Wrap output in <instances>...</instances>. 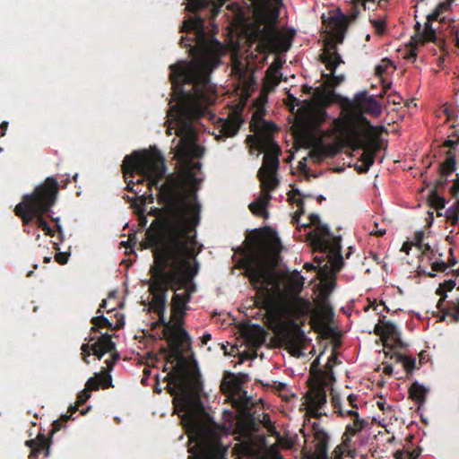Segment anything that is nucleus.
I'll list each match as a JSON object with an SVG mask.
<instances>
[{"instance_id": "nucleus-45", "label": "nucleus", "mask_w": 459, "mask_h": 459, "mask_svg": "<svg viewBox=\"0 0 459 459\" xmlns=\"http://www.w3.org/2000/svg\"><path fill=\"white\" fill-rule=\"evenodd\" d=\"M370 24L375 28L376 33L378 35H383L386 30V22L385 20L381 19H370Z\"/></svg>"}, {"instance_id": "nucleus-43", "label": "nucleus", "mask_w": 459, "mask_h": 459, "mask_svg": "<svg viewBox=\"0 0 459 459\" xmlns=\"http://www.w3.org/2000/svg\"><path fill=\"white\" fill-rule=\"evenodd\" d=\"M272 196L270 193H266L265 191L261 190L260 196L256 199V201L251 203V207L259 206L260 210H264V212L266 213V207L269 204V202L271 200Z\"/></svg>"}, {"instance_id": "nucleus-38", "label": "nucleus", "mask_w": 459, "mask_h": 459, "mask_svg": "<svg viewBox=\"0 0 459 459\" xmlns=\"http://www.w3.org/2000/svg\"><path fill=\"white\" fill-rule=\"evenodd\" d=\"M439 311L443 313L440 320H444L446 316H450L454 321L459 322V299L455 302H450L448 307L446 308L443 307V310Z\"/></svg>"}, {"instance_id": "nucleus-58", "label": "nucleus", "mask_w": 459, "mask_h": 459, "mask_svg": "<svg viewBox=\"0 0 459 459\" xmlns=\"http://www.w3.org/2000/svg\"><path fill=\"white\" fill-rule=\"evenodd\" d=\"M99 380L100 382V385H102L103 388H108L109 386H111L112 378L108 373H104L101 376H100Z\"/></svg>"}, {"instance_id": "nucleus-37", "label": "nucleus", "mask_w": 459, "mask_h": 459, "mask_svg": "<svg viewBox=\"0 0 459 459\" xmlns=\"http://www.w3.org/2000/svg\"><path fill=\"white\" fill-rule=\"evenodd\" d=\"M325 255L328 257V261L325 264V269H328L330 266L332 273H336L340 272L341 269L344 265V262H343L342 254H336V255L325 254Z\"/></svg>"}, {"instance_id": "nucleus-14", "label": "nucleus", "mask_w": 459, "mask_h": 459, "mask_svg": "<svg viewBox=\"0 0 459 459\" xmlns=\"http://www.w3.org/2000/svg\"><path fill=\"white\" fill-rule=\"evenodd\" d=\"M277 335L291 355L301 354L307 337L298 323L290 321L288 325L279 326Z\"/></svg>"}, {"instance_id": "nucleus-6", "label": "nucleus", "mask_w": 459, "mask_h": 459, "mask_svg": "<svg viewBox=\"0 0 459 459\" xmlns=\"http://www.w3.org/2000/svg\"><path fill=\"white\" fill-rule=\"evenodd\" d=\"M249 240L254 245L255 253L244 259V275L248 278L253 288L257 290L263 305L267 306L266 297L281 290V280L268 259L257 252L265 245V237L262 231L255 230L249 237Z\"/></svg>"}, {"instance_id": "nucleus-41", "label": "nucleus", "mask_w": 459, "mask_h": 459, "mask_svg": "<svg viewBox=\"0 0 459 459\" xmlns=\"http://www.w3.org/2000/svg\"><path fill=\"white\" fill-rule=\"evenodd\" d=\"M422 44L426 42H436L437 35L436 30L432 28L430 23L425 22L424 29L420 35Z\"/></svg>"}, {"instance_id": "nucleus-56", "label": "nucleus", "mask_w": 459, "mask_h": 459, "mask_svg": "<svg viewBox=\"0 0 459 459\" xmlns=\"http://www.w3.org/2000/svg\"><path fill=\"white\" fill-rule=\"evenodd\" d=\"M91 397V393L88 392V390L83 389L77 395L76 403L77 406H81L83 403H85Z\"/></svg>"}, {"instance_id": "nucleus-25", "label": "nucleus", "mask_w": 459, "mask_h": 459, "mask_svg": "<svg viewBox=\"0 0 459 459\" xmlns=\"http://www.w3.org/2000/svg\"><path fill=\"white\" fill-rule=\"evenodd\" d=\"M328 26L334 34L336 41L342 43L348 26V17L343 13H338L330 18Z\"/></svg>"}, {"instance_id": "nucleus-40", "label": "nucleus", "mask_w": 459, "mask_h": 459, "mask_svg": "<svg viewBox=\"0 0 459 459\" xmlns=\"http://www.w3.org/2000/svg\"><path fill=\"white\" fill-rule=\"evenodd\" d=\"M446 221L455 226L458 223L459 220V198L446 211Z\"/></svg>"}, {"instance_id": "nucleus-61", "label": "nucleus", "mask_w": 459, "mask_h": 459, "mask_svg": "<svg viewBox=\"0 0 459 459\" xmlns=\"http://www.w3.org/2000/svg\"><path fill=\"white\" fill-rule=\"evenodd\" d=\"M454 0H446L440 2L435 9H437L441 14L446 12Z\"/></svg>"}, {"instance_id": "nucleus-20", "label": "nucleus", "mask_w": 459, "mask_h": 459, "mask_svg": "<svg viewBox=\"0 0 459 459\" xmlns=\"http://www.w3.org/2000/svg\"><path fill=\"white\" fill-rule=\"evenodd\" d=\"M264 152L265 153L263 160V165L258 172H260L261 175L264 172L276 173L280 165L279 156L281 153V148L274 141H272Z\"/></svg>"}, {"instance_id": "nucleus-27", "label": "nucleus", "mask_w": 459, "mask_h": 459, "mask_svg": "<svg viewBox=\"0 0 459 459\" xmlns=\"http://www.w3.org/2000/svg\"><path fill=\"white\" fill-rule=\"evenodd\" d=\"M91 323L92 324V326L91 327V335L93 333L99 332L102 328L118 330L124 325L123 319L117 320V324L113 325V324L104 316H98L92 317Z\"/></svg>"}, {"instance_id": "nucleus-59", "label": "nucleus", "mask_w": 459, "mask_h": 459, "mask_svg": "<svg viewBox=\"0 0 459 459\" xmlns=\"http://www.w3.org/2000/svg\"><path fill=\"white\" fill-rule=\"evenodd\" d=\"M431 268L436 272H445L448 268V264L444 261H436L432 263Z\"/></svg>"}, {"instance_id": "nucleus-2", "label": "nucleus", "mask_w": 459, "mask_h": 459, "mask_svg": "<svg viewBox=\"0 0 459 459\" xmlns=\"http://www.w3.org/2000/svg\"><path fill=\"white\" fill-rule=\"evenodd\" d=\"M203 23L202 19L183 22L182 31L195 32V38L180 39V46L188 49L193 60L169 66L176 104L169 108L168 117L175 123V134L179 137L177 154L186 160L204 155V148L195 143L193 121L200 117L203 105L210 101V74L221 64V44L207 37Z\"/></svg>"}, {"instance_id": "nucleus-47", "label": "nucleus", "mask_w": 459, "mask_h": 459, "mask_svg": "<svg viewBox=\"0 0 459 459\" xmlns=\"http://www.w3.org/2000/svg\"><path fill=\"white\" fill-rule=\"evenodd\" d=\"M150 192H144L141 196H139L140 199V206L138 208H145V204L149 203L152 204L154 201V197L152 194V188L148 186Z\"/></svg>"}, {"instance_id": "nucleus-49", "label": "nucleus", "mask_w": 459, "mask_h": 459, "mask_svg": "<svg viewBox=\"0 0 459 459\" xmlns=\"http://www.w3.org/2000/svg\"><path fill=\"white\" fill-rule=\"evenodd\" d=\"M100 385V382L97 377H90L85 384V390L91 393V391L99 390Z\"/></svg>"}, {"instance_id": "nucleus-24", "label": "nucleus", "mask_w": 459, "mask_h": 459, "mask_svg": "<svg viewBox=\"0 0 459 459\" xmlns=\"http://www.w3.org/2000/svg\"><path fill=\"white\" fill-rule=\"evenodd\" d=\"M189 301V297H186L184 293L175 292L171 300V316L174 320L179 321L185 316Z\"/></svg>"}, {"instance_id": "nucleus-39", "label": "nucleus", "mask_w": 459, "mask_h": 459, "mask_svg": "<svg viewBox=\"0 0 459 459\" xmlns=\"http://www.w3.org/2000/svg\"><path fill=\"white\" fill-rule=\"evenodd\" d=\"M304 284V278L300 275V273L295 271L289 277V287L294 292H300Z\"/></svg>"}, {"instance_id": "nucleus-35", "label": "nucleus", "mask_w": 459, "mask_h": 459, "mask_svg": "<svg viewBox=\"0 0 459 459\" xmlns=\"http://www.w3.org/2000/svg\"><path fill=\"white\" fill-rule=\"evenodd\" d=\"M326 242L327 247H325V248H317L316 251H320L328 255L341 254V238L333 237L330 234V238H326Z\"/></svg>"}, {"instance_id": "nucleus-22", "label": "nucleus", "mask_w": 459, "mask_h": 459, "mask_svg": "<svg viewBox=\"0 0 459 459\" xmlns=\"http://www.w3.org/2000/svg\"><path fill=\"white\" fill-rule=\"evenodd\" d=\"M242 123L243 119L238 115H232L221 120V126L218 127L219 134H216V138H227L236 135Z\"/></svg>"}, {"instance_id": "nucleus-51", "label": "nucleus", "mask_w": 459, "mask_h": 459, "mask_svg": "<svg viewBox=\"0 0 459 459\" xmlns=\"http://www.w3.org/2000/svg\"><path fill=\"white\" fill-rule=\"evenodd\" d=\"M423 238H424V231L423 230H418L414 234V239L411 241L413 243V246L416 247L418 249H421L423 247Z\"/></svg>"}, {"instance_id": "nucleus-1", "label": "nucleus", "mask_w": 459, "mask_h": 459, "mask_svg": "<svg viewBox=\"0 0 459 459\" xmlns=\"http://www.w3.org/2000/svg\"><path fill=\"white\" fill-rule=\"evenodd\" d=\"M122 170L127 191L140 194L142 189L134 186L144 182L150 188L159 189L158 202L162 207L152 208L149 212L155 220L145 233L153 257L169 251L178 253L183 245L196 243L195 228L200 220V205L190 198L186 182L181 176L169 175L160 185L167 167L159 152H134L126 155Z\"/></svg>"}, {"instance_id": "nucleus-33", "label": "nucleus", "mask_w": 459, "mask_h": 459, "mask_svg": "<svg viewBox=\"0 0 459 459\" xmlns=\"http://www.w3.org/2000/svg\"><path fill=\"white\" fill-rule=\"evenodd\" d=\"M322 105V107L314 108L309 114V121L315 128L321 126L327 117V112L325 109L326 105Z\"/></svg>"}, {"instance_id": "nucleus-36", "label": "nucleus", "mask_w": 459, "mask_h": 459, "mask_svg": "<svg viewBox=\"0 0 459 459\" xmlns=\"http://www.w3.org/2000/svg\"><path fill=\"white\" fill-rule=\"evenodd\" d=\"M367 425H368V421L364 419H360L359 417L353 419L352 424H348L346 426V429H345L343 436L344 437L355 436L358 433H359L360 431H362L366 428Z\"/></svg>"}, {"instance_id": "nucleus-31", "label": "nucleus", "mask_w": 459, "mask_h": 459, "mask_svg": "<svg viewBox=\"0 0 459 459\" xmlns=\"http://www.w3.org/2000/svg\"><path fill=\"white\" fill-rule=\"evenodd\" d=\"M384 328H385V342L387 339H391L394 342L403 348L405 344L402 342L400 338V332L397 327L390 321H384Z\"/></svg>"}, {"instance_id": "nucleus-63", "label": "nucleus", "mask_w": 459, "mask_h": 459, "mask_svg": "<svg viewBox=\"0 0 459 459\" xmlns=\"http://www.w3.org/2000/svg\"><path fill=\"white\" fill-rule=\"evenodd\" d=\"M69 254L65 252H59L56 254L55 259L59 264H65L68 261Z\"/></svg>"}, {"instance_id": "nucleus-7", "label": "nucleus", "mask_w": 459, "mask_h": 459, "mask_svg": "<svg viewBox=\"0 0 459 459\" xmlns=\"http://www.w3.org/2000/svg\"><path fill=\"white\" fill-rule=\"evenodd\" d=\"M195 244H185L178 253L174 254L169 251L159 256L160 260H166L164 262L165 273L171 274L168 278L171 285V290L176 292L179 290H185L184 294L189 297L190 299L192 294L196 291L194 279L199 272Z\"/></svg>"}, {"instance_id": "nucleus-52", "label": "nucleus", "mask_w": 459, "mask_h": 459, "mask_svg": "<svg viewBox=\"0 0 459 459\" xmlns=\"http://www.w3.org/2000/svg\"><path fill=\"white\" fill-rule=\"evenodd\" d=\"M446 290L440 285L438 286V288L436 290V294L438 296H441V298L439 299V300L437 304V307L438 308V310H443L444 302L446 298Z\"/></svg>"}, {"instance_id": "nucleus-30", "label": "nucleus", "mask_w": 459, "mask_h": 459, "mask_svg": "<svg viewBox=\"0 0 459 459\" xmlns=\"http://www.w3.org/2000/svg\"><path fill=\"white\" fill-rule=\"evenodd\" d=\"M257 178L261 182V190L266 193L273 191L279 184V180L275 178V173L264 172L262 175L257 173Z\"/></svg>"}, {"instance_id": "nucleus-8", "label": "nucleus", "mask_w": 459, "mask_h": 459, "mask_svg": "<svg viewBox=\"0 0 459 459\" xmlns=\"http://www.w3.org/2000/svg\"><path fill=\"white\" fill-rule=\"evenodd\" d=\"M320 59L327 70L330 71V74H322V77L325 79L324 89L316 88L313 90L311 86L303 85L302 91L306 94H310L313 91L315 98L320 104L330 105L338 98L334 92V88L344 82L345 77L343 74H335L337 66L344 62L337 52L335 43H328L326 45L325 49L320 56Z\"/></svg>"}, {"instance_id": "nucleus-11", "label": "nucleus", "mask_w": 459, "mask_h": 459, "mask_svg": "<svg viewBox=\"0 0 459 459\" xmlns=\"http://www.w3.org/2000/svg\"><path fill=\"white\" fill-rule=\"evenodd\" d=\"M342 134L347 145L353 150L364 148L360 160L363 162V169H359V172H366L374 164L375 154L378 150L377 146L366 147V135L364 132L354 123L346 121L342 126Z\"/></svg>"}, {"instance_id": "nucleus-60", "label": "nucleus", "mask_w": 459, "mask_h": 459, "mask_svg": "<svg viewBox=\"0 0 459 459\" xmlns=\"http://www.w3.org/2000/svg\"><path fill=\"white\" fill-rule=\"evenodd\" d=\"M111 353H112L111 359L106 360V364H107L108 369L109 371L112 370L114 365L120 358L119 354L116 351V350Z\"/></svg>"}, {"instance_id": "nucleus-34", "label": "nucleus", "mask_w": 459, "mask_h": 459, "mask_svg": "<svg viewBox=\"0 0 459 459\" xmlns=\"http://www.w3.org/2000/svg\"><path fill=\"white\" fill-rule=\"evenodd\" d=\"M428 202L431 208L437 210V215L442 216L443 213L439 211L443 210L446 206V199L438 195L437 189H432L428 196Z\"/></svg>"}, {"instance_id": "nucleus-16", "label": "nucleus", "mask_w": 459, "mask_h": 459, "mask_svg": "<svg viewBox=\"0 0 459 459\" xmlns=\"http://www.w3.org/2000/svg\"><path fill=\"white\" fill-rule=\"evenodd\" d=\"M253 402L247 408L234 407L238 411L236 429L237 432L245 438H250L253 434L260 430L259 422L250 412Z\"/></svg>"}, {"instance_id": "nucleus-23", "label": "nucleus", "mask_w": 459, "mask_h": 459, "mask_svg": "<svg viewBox=\"0 0 459 459\" xmlns=\"http://www.w3.org/2000/svg\"><path fill=\"white\" fill-rule=\"evenodd\" d=\"M330 230L327 225L319 223L316 225V230L309 231L307 235V239L311 242V245L315 250L317 248H325L326 238H330Z\"/></svg>"}, {"instance_id": "nucleus-54", "label": "nucleus", "mask_w": 459, "mask_h": 459, "mask_svg": "<svg viewBox=\"0 0 459 459\" xmlns=\"http://www.w3.org/2000/svg\"><path fill=\"white\" fill-rule=\"evenodd\" d=\"M449 176H443L439 174V178L436 180L435 186L433 189H437V192L444 189L448 182Z\"/></svg>"}, {"instance_id": "nucleus-9", "label": "nucleus", "mask_w": 459, "mask_h": 459, "mask_svg": "<svg viewBox=\"0 0 459 459\" xmlns=\"http://www.w3.org/2000/svg\"><path fill=\"white\" fill-rule=\"evenodd\" d=\"M191 435L198 452L189 455L188 459H225L227 447L222 445L216 426L195 420L191 426Z\"/></svg>"}, {"instance_id": "nucleus-32", "label": "nucleus", "mask_w": 459, "mask_h": 459, "mask_svg": "<svg viewBox=\"0 0 459 459\" xmlns=\"http://www.w3.org/2000/svg\"><path fill=\"white\" fill-rule=\"evenodd\" d=\"M312 197L311 195L302 194L299 189H293L289 193V200L295 203L298 206L296 211L297 217H300L305 213V204L303 198Z\"/></svg>"}, {"instance_id": "nucleus-19", "label": "nucleus", "mask_w": 459, "mask_h": 459, "mask_svg": "<svg viewBox=\"0 0 459 459\" xmlns=\"http://www.w3.org/2000/svg\"><path fill=\"white\" fill-rule=\"evenodd\" d=\"M353 103L354 107L361 113H367L375 117H379L382 113L381 104L373 96H368L366 91L358 92Z\"/></svg>"}, {"instance_id": "nucleus-53", "label": "nucleus", "mask_w": 459, "mask_h": 459, "mask_svg": "<svg viewBox=\"0 0 459 459\" xmlns=\"http://www.w3.org/2000/svg\"><path fill=\"white\" fill-rule=\"evenodd\" d=\"M336 360H337V358H336L335 354L333 353L328 359V361L326 364V371L325 372L319 371V373L321 375H329V377L333 379V368H332L331 363L336 362Z\"/></svg>"}, {"instance_id": "nucleus-13", "label": "nucleus", "mask_w": 459, "mask_h": 459, "mask_svg": "<svg viewBox=\"0 0 459 459\" xmlns=\"http://www.w3.org/2000/svg\"><path fill=\"white\" fill-rule=\"evenodd\" d=\"M247 378V376L245 374L236 376L227 373L221 380V391L230 400L232 407L247 408L251 403V397L247 396L242 388V384Z\"/></svg>"}, {"instance_id": "nucleus-57", "label": "nucleus", "mask_w": 459, "mask_h": 459, "mask_svg": "<svg viewBox=\"0 0 459 459\" xmlns=\"http://www.w3.org/2000/svg\"><path fill=\"white\" fill-rule=\"evenodd\" d=\"M266 457H267V459H283L280 451L274 446H271L267 450Z\"/></svg>"}, {"instance_id": "nucleus-62", "label": "nucleus", "mask_w": 459, "mask_h": 459, "mask_svg": "<svg viewBox=\"0 0 459 459\" xmlns=\"http://www.w3.org/2000/svg\"><path fill=\"white\" fill-rule=\"evenodd\" d=\"M420 250L422 255H428L430 259L436 255V251L429 244H423V247Z\"/></svg>"}, {"instance_id": "nucleus-15", "label": "nucleus", "mask_w": 459, "mask_h": 459, "mask_svg": "<svg viewBox=\"0 0 459 459\" xmlns=\"http://www.w3.org/2000/svg\"><path fill=\"white\" fill-rule=\"evenodd\" d=\"M95 336L90 335L89 338L85 339L88 342L83 343L81 347L82 359L87 364L90 363L88 357L91 355V351L100 359L106 353L113 352L116 349V345L111 340V335L107 333L101 334L97 342L90 344L91 342L95 341Z\"/></svg>"}, {"instance_id": "nucleus-17", "label": "nucleus", "mask_w": 459, "mask_h": 459, "mask_svg": "<svg viewBox=\"0 0 459 459\" xmlns=\"http://www.w3.org/2000/svg\"><path fill=\"white\" fill-rule=\"evenodd\" d=\"M308 406L307 412L316 419H320L322 413L319 410L326 403V391L325 384L316 383L309 388L305 395Z\"/></svg>"}, {"instance_id": "nucleus-4", "label": "nucleus", "mask_w": 459, "mask_h": 459, "mask_svg": "<svg viewBox=\"0 0 459 459\" xmlns=\"http://www.w3.org/2000/svg\"><path fill=\"white\" fill-rule=\"evenodd\" d=\"M255 6V22L252 37L264 52H285L291 46L290 39L279 32L275 24L280 15L281 0H250Z\"/></svg>"}, {"instance_id": "nucleus-29", "label": "nucleus", "mask_w": 459, "mask_h": 459, "mask_svg": "<svg viewBox=\"0 0 459 459\" xmlns=\"http://www.w3.org/2000/svg\"><path fill=\"white\" fill-rule=\"evenodd\" d=\"M456 170V159L455 152L449 150L446 152V160L440 163L438 167V173L443 176H450Z\"/></svg>"}, {"instance_id": "nucleus-3", "label": "nucleus", "mask_w": 459, "mask_h": 459, "mask_svg": "<svg viewBox=\"0 0 459 459\" xmlns=\"http://www.w3.org/2000/svg\"><path fill=\"white\" fill-rule=\"evenodd\" d=\"M168 327L174 331L175 337L166 340L169 345L167 361L176 364L164 380L169 382V393L174 396V402H178L183 411H191L202 406L200 375L190 369L183 356L185 348L191 344V339L181 326L169 325Z\"/></svg>"}, {"instance_id": "nucleus-5", "label": "nucleus", "mask_w": 459, "mask_h": 459, "mask_svg": "<svg viewBox=\"0 0 459 459\" xmlns=\"http://www.w3.org/2000/svg\"><path fill=\"white\" fill-rule=\"evenodd\" d=\"M59 191V185L56 178L48 177L38 185L30 194L22 196V202L16 204L14 213L22 221L23 225H28L33 220L47 236L53 237L51 229L43 214L50 212L55 205Z\"/></svg>"}, {"instance_id": "nucleus-44", "label": "nucleus", "mask_w": 459, "mask_h": 459, "mask_svg": "<svg viewBox=\"0 0 459 459\" xmlns=\"http://www.w3.org/2000/svg\"><path fill=\"white\" fill-rule=\"evenodd\" d=\"M159 323L163 325L164 327H165L164 330H163V335H164V338L166 340L169 339V338L175 337L174 331H172L169 327H168L169 325H177L178 326H180L178 322L172 324L169 321H166L165 320V314H163L162 316H159Z\"/></svg>"}, {"instance_id": "nucleus-48", "label": "nucleus", "mask_w": 459, "mask_h": 459, "mask_svg": "<svg viewBox=\"0 0 459 459\" xmlns=\"http://www.w3.org/2000/svg\"><path fill=\"white\" fill-rule=\"evenodd\" d=\"M334 408L336 409V411L338 412L339 415L341 416H350L351 417L352 419H356V418H359V415L357 411H354V410H347V411H343L342 408H341V405L340 404H337L334 403L333 404Z\"/></svg>"}, {"instance_id": "nucleus-21", "label": "nucleus", "mask_w": 459, "mask_h": 459, "mask_svg": "<svg viewBox=\"0 0 459 459\" xmlns=\"http://www.w3.org/2000/svg\"><path fill=\"white\" fill-rule=\"evenodd\" d=\"M25 445L31 450L29 459H39L42 454L45 457L49 455L50 438L42 433H39L34 439L27 440Z\"/></svg>"}, {"instance_id": "nucleus-26", "label": "nucleus", "mask_w": 459, "mask_h": 459, "mask_svg": "<svg viewBox=\"0 0 459 459\" xmlns=\"http://www.w3.org/2000/svg\"><path fill=\"white\" fill-rule=\"evenodd\" d=\"M187 9L192 13H197L202 9L211 6L212 17L215 18L222 6L223 3L214 4L212 0H187Z\"/></svg>"}, {"instance_id": "nucleus-12", "label": "nucleus", "mask_w": 459, "mask_h": 459, "mask_svg": "<svg viewBox=\"0 0 459 459\" xmlns=\"http://www.w3.org/2000/svg\"><path fill=\"white\" fill-rule=\"evenodd\" d=\"M250 131L257 134V135L248 134L246 143L258 151L264 152L269 143L273 141L270 134L277 132L278 127L275 124L265 121L262 115L255 111L250 121Z\"/></svg>"}, {"instance_id": "nucleus-28", "label": "nucleus", "mask_w": 459, "mask_h": 459, "mask_svg": "<svg viewBox=\"0 0 459 459\" xmlns=\"http://www.w3.org/2000/svg\"><path fill=\"white\" fill-rule=\"evenodd\" d=\"M427 393L428 389L417 381L413 382L409 387V397L419 405L424 403Z\"/></svg>"}, {"instance_id": "nucleus-50", "label": "nucleus", "mask_w": 459, "mask_h": 459, "mask_svg": "<svg viewBox=\"0 0 459 459\" xmlns=\"http://www.w3.org/2000/svg\"><path fill=\"white\" fill-rule=\"evenodd\" d=\"M367 2L375 3L376 0H354L353 1V6H352V8H353L352 19L353 20L357 18L359 13V11L358 9V5L361 4L365 10L367 8V6H366Z\"/></svg>"}, {"instance_id": "nucleus-10", "label": "nucleus", "mask_w": 459, "mask_h": 459, "mask_svg": "<svg viewBox=\"0 0 459 459\" xmlns=\"http://www.w3.org/2000/svg\"><path fill=\"white\" fill-rule=\"evenodd\" d=\"M153 258L154 264L150 268L151 279L148 281L149 292L152 296L150 307L158 316H162L166 310L167 292L171 290V285L168 281L171 274L165 273L164 262L166 260H160L159 256Z\"/></svg>"}, {"instance_id": "nucleus-42", "label": "nucleus", "mask_w": 459, "mask_h": 459, "mask_svg": "<svg viewBox=\"0 0 459 459\" xmlns=\"http://www.w3.org/2000/svg\"><path fill=\"white\" fill-rule=\"evenodd\" d=\"M396 360L401 362L407 373L411 372L416 368V359L404 354H395Z\"/></svg>"}, {"instance_id": "nucleus-55", "label": "nucleus", "mask_w": 459, "mask_h": 459, "mask_svg": "<svg viewBox=\"0 0 459 459\" xmlns=\"http://www.w3.org/2000/svg\"><path fill=\"white\" fill-rule=\"evenodd\" d=\"M135 212L138 214L139 226L144 228L147 224L145 208H135Z\"/></svg>"}, {"instance_id": "nucleus-64", "label": "nucleus", "mask_w": 459, "mask_h": 459, "mask_svg": "<svg viewBox=\"0 0 459 459\" xmlns=\"http://www.w3.org/2000/svg\"><path fill=\"white\" fill-rule=\"evenodd\" d=\"M450 194L453 197L456 198L459 194V174H456V178L450 188Z\"/></svg>"}, {"instance_id": "nucleus-18", "label": "nucleus", "mask_w": 459, "mask_h": 459, "mask_svg": "<svg viewBox=\"0 0 459 459\" xmlns=\"http://www.w3.org/2000/svg\"><path fill=\"white\" fill-rule=\"evenodd\" d=\"M312 431L314 435L315 452L309 455L308 459H329L327 454L330 440L329 434L317 422L312 424Z\"/></svg>"}, {"instance_id": "nucleus-46", "label": "nucleus", "mask_w": 459, "mask_h": 459, "mask_svg": "<svg viewBox=\"0 0 459 459\" xmlns=\"http://www.w3.org/2000/svg\"><path fill=\"white\" fill-rule=\"evenodd\" d=\"M350 442H351L350 437L343 436L342 444L337 446L333 452V456H335V457L343 456V453H344L343 447H348L350 446Z\"/></svg>"}]
</instances>
